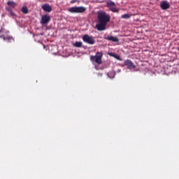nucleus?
<instances>
[{
    "instance_id": "f257e3e1",
    "label": "nucleus",
    "mask_w": 179,
    "mask_h": 179,
    "mask_svg": "<svg viewBox=\"0 0 179 179\" xmlns=\"http://www.w3.org/2000/svg\"><path fill=\"white\" fill-rule=\"evenodd\" d=\"M110 20L111 17L110 15L106 13V12L98 13L99 24L96 25V29H97L99 31L106 30V26H107V24Z\"/></svg>"
},
{
    "instance_id": "f03ea898",
    "label": "nucleus",
    "mask_w": 179,
    "mask_h": 179,
    "mask_svg": "<svg viewBox=\"0 0 179 179\" xmlns=\"http://www.w3.org/2000/svg\"><path fill=\"white\" fill-rule=\"evenodd\" d=\"M16 3L13 1H9L7 2V6H6V10L9 12L11 16H16L15 12L13 9L16 8Z\"/></svg>"
},
{
    "instance_id": "7ed1b4c3",
    "label": "nucleus",
    "mask_w": 179,
    "mask_h": 179,
    "mask_svg": "<svg viewBox=\"0 0 179 179\" xmlns=\"http://www.w3.org/2000/svg\"><path fill=\"white\" fill-rule=\"evenodd\" d=\"M101 58H103V52H97L95 56H90V61L96 62L98 65H101V64H103Z\"/></svg>"
},
{
    "instance_id": "20e7f679",
    "label": "nucleus",
    "mask_w": 179,
    "mask_h": 179,
    "mask_svg": "<svg viewBox=\"0 0 179 179\" xmlns=\"http://www.w3.org/2000/svg\"><path fill=\"white\" fill-rule=\"evenodd\" d=\"M69 12H71V13H85V12H86V8L71 7L69 8Z\"/></svg>"
},
{
    "instance_id": "39448f33",
    "label": "nucleus",
    "mask_w": 179,
    "mask_h": 179,
    "mask_svg": "<svg viewBox=\"0 0 179 179\" xmlns=\"http://www.w3.org/2000/svg\"><path fill=\"white\" fill-rule=\"evenodd\" d=\"M83 40L84 43H86L87 44H90L91 45H92L93 44H94V43H96V40L94 39V38L87 34L83 35Z\"/></svg>"
},
{
    "instance_id": "423d86ee",
    "label": "nucleus",
    "mask_w": 179,
    "mask_h": 179,
    "mask_svg": "<svg viewBox=\"0 0 179 179\" xmlns=\"http://www.w3.org/2000/svg\"><path fill=\"white\" fill-rule=\"evenodd\" d=\"M124 65L126 66H127L128 69H135L136 68V66H135L134 64V63H132V61H131L130 59H127L124 61Z\"/></svg>"
},
{
    "instance_id": "0eeeda50",
    "label": "nucleus",
    "mask_w": 179,
    "mask_h": 179,
    "mask_svg": "<svg viewBox=\"0 0 179 179\" xmlns=\"http://www.w3.org/2000/svg\"><path fill=\"white\" fill-rule=\"evenodd\" d=\"M50 20L51 18L50 17L49 15H43L42 16L41 23V24H47Z\"/></svg>"
},
{
    "instance_id": "6e6552de",
    "label": "nucleus",
    "mask_w": 179,
    "mask_h": 179,
    "mask_svg": "<svg viewBox=\"0 0 179 179\" xmlns=\"http://www.w3.org/2000/svg\"><path fill=\"white\" fill-rule=\"evenodd\" d=\"M160 7L164 10H166L170 8V3L169 2H167L166 1H164L162 2V3L160 5Z\"/></svg>"
},
{
    "instance_id": "1a4fd4ad",
    "label": "nucleus",
    "mask_w": 179,
    "mask_h": 179,
    "mask_svg": "<svg viewBox=\"0 0 179 179\" xmlns=\"http://www.w3.org/2000/svg\"><path fill=\"white\" fill-rule=\"evenodd\" d=\"M105 40H108V41H113V43H118V38L113 36H108L104 38Z\"/></svg>"
},
{
    "instance_id": "9d476101",
    "label": "nucleus",
    "mask_w": 179,
    "mask_h": 179,
    "mask_svg": "<svg viewBox=\"0 0 179 179\" xmlns=\"http://www.w3.org/2000/svg\"><path fill=\"white\" fill-rule=\"evenodd\" d=\"M42 9L44 10L45 12H51L52 10V8L49 4H43Z\"/></svg>"
},
{
    "instance_id": "9b49d317",
    "label": "nucleus",
    "mask_w": 179,
    "mask_h": 179,
    "mask_svg": "<svg viewBox=\"0 0 179 179\" xmlns=\"http://www.w3.org/2000/svg\"><path fill=\"white\" fill-rule=\"evenodd\" d=\"M108 8L110 10H111V12H113L114 13H118L120 11V10L117 8L115 6H111L110 7H108Z\"/></svg>"
},
{
    "instance_id": "f8f14e48",
    "label": "nucleus",
    "mask_w": 179,
    "mask_h": 179,
    "mask_svg": "<svg viewBox=\"0 0 179 179\" xmlns=\"http://www.w3.org/2000/svg\"><path fill=\"white\" fill-rule=\"evenodd\" d=\"M108 55H110V57H113L114 58H116V59H119V60L121 59H120V55H118L114 52H109Z\"/></svg>"
},
{
    "instance_id": "ddd939ff",
    "label": "nucleus",
    "mask_w": 179,
    "mask_h": 179,
    "mask_svg": "<svg viewBox=\"0 0 179 179\" xmlns=\"http://www.w3.org/2000/svg\"><path fill=\"white\" fill-rule=\"evenodd\" d=\"M108 8H111V6H115V3L112 1H107L106 3Z\"/></svg>"
},
{
    "instance_id": "4468645a",
    "label": "nucleus",
    "mask_w": 179,
    "mask_h": 179,
    "mask_svg": "<svg viewBox=\"0 0 179 179\" xmlns=\"http://www.w3.org/2000/svg\"><path fill=\"white\" fill-rule=\"evenodd\" d=\"M21 11L24 15H27V13H29V8H27V6H23Z\"/></svg>"
},
{
    "instance_id": "2eb2a0df",
    "label": "nucleus",
    "mask_w": 179,
    "mask_h": 179,
    "mask_svg": "<svg viewBox=\"0 0 179 179\" xmlns=\"http://www.w3.org/2000/svg\"><path fill=\"white\" fill-rule=\"evenodd\" d=\"M131 16H132V15L131 14H124L121 16L122 19H130Z\"/></svg>"
},
{
    "instance_id": "dca6fc26",
    "label": "nucleus",
    "mask_w": 179,
    "mask_h": 179,
    "mask_svg": "<svg viewBox=\"0 0 179 179\" xmlns=\"http://www.w3.org/2000/svg\"><path fill=\"white\" fill-rule=\"evenodd\" d=\"M73 47H77L78 48H80L82 47V42H76L73 44Z\"/></svg>"
},
{
    "instance_id": "f3484780",
    "label": "nucleus",
    "mask_w": 179,
    "mask_h": 179,
    "mask_svg": "<svg viewBox=\"0 0 179 179\" xmlns=\"http://www.w3.org/2000/svg\"><path fill=\"white\" fill-rule=\"evenodd\" d=\"M15 41V39L12 36H6V41L10 43L11 41Z\"/></svg>"
},
{
    "instance_id": "a211bd4d",
    "label": "nucleus",
    "mask_w": 179,
    "mask_h": 179,
    "mask_svg": "<svg viewBox=\"0 0 179 179\" xmlns=\"http://www.w3.org/2000/svg\"><path fill=\"white\" fill-rule=\"evenodd\" d=\"M0 38H3L4 41H6V36H5V35H1Z\"/></svg>"
},
{
    "instance_id": "6ab92c4d",
    "label": "nucleus",
    "mask_w": 179,
    "mask_h": 179,
    "mask_svg": "<svg viewBox=\"0 0 179 179\" xmlns=\"http://www.w3.org/2000/svg\"><path fill=\"white\" fill-rule=\"evenodd\" d=\"M75 2H76V0H72V1H71V3H75Z\"/></svg>"
},
{
    "instance_id": "aec40b11",
    "label": "nucleus",
    "mask_w": 179,
    "mask_h": 179,
    "mask_svg": "<svg viewBox=\"0 0 179 179\" xmlns=\"http://www.w3.org/2000/svg\"><path fill=\"white\" fill-rule=\"evenodd\" d=\"M3 31V29L1 28V29H0V33H2Z\"/></svg>"
},
{
    "instance_id": "412c9836",
    "label": "nucleus",
    "mask_w": 179,
    "mask_h": 179,
    "mask_svg": "<svg viewBox=\"0 0 179 179\" xmlns=\"http://www.w3.org/2000/svg\"><path fill=\"white\" fill-rule=\"evenodd\" d=\"M108 76H109V78H110V76H109V74H108Z\"/></svg>"
},
{
    "instance_id": "4be33fe9",
    "label": "nucleus",
    "mask_w": 179,
    "mask_h": 179,
    "mask_svg": "<svg viewBox=\"0 0 179 179\" xmlns=\"http://www.w3.org/2000/svg\"><path fill=\"white\" fill-rule=\"evenodd\" d=\"M108 76H109V78H110V76H109V74H108Z\"/></svg>"
},
{
    "instance_id": "5701e85b",
    "label": "nucleus",
    "mask_w": 179,
    "mask_h": 179,
    "mask_svg": "<svg viewBox=\"0 0 179 179\" xmlns=\"http://www.w3.org/2000/svg\"><path fill=\"white\" fill-rule=\"evenodd\" d=\"M108 76H109V78H110V76H109V74H108Z\"/></svg>"
},
{
    "instance_id": "b1692460",
    "label": "nucleus",
    "mask_w": 179,
    "mask_h": 179,
    "mask_svg": "<svg viewBox=\"0 0 179 179\" xmlns=\"http://www.w3.org/2000/svg\"><path fill=\"white\" fill-rule=\"evenodd\" d=\"M178 51H179V47H178Z\"/></svg>"
}]
</instances>
